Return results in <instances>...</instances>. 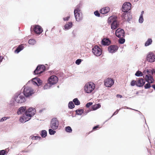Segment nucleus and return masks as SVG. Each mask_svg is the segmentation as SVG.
<instances>
[{
    "label": "nucleus",
    "instance_id": "1",
    "mask_svg": "<svg viewBox=\"0 0 155 155\" xmlns=\"http://www.w3.org/2000/svg\"><path fill=\"white\" fill-rule=\"evenodd\" d=\"M21 91H18L15 93L10 101L9 104L11 106H14L15 103L21 104L26 101V99L25 96L22 94Z\"/></svg>",
    "mask_w": 155,
    "mask_h": 155
},
{
    "label": "nucleus",
    "instance_id": "57",
    "mask_svg": "<svg viewBox=\"0 0 155 155\" xmlns=\"http://www.w3.org/2000/svg\"><path fill=\"white\" fill-rule=\"evenodd\" d=\"M116 97L118 98H120L122 97V95L119 94H117L116 95Z\"/></svg>",
    "mask_w": 155,
    "mask_h": 155
},
{
    "label": "nucleus",
    "instance_id": "45",
    "mask_svg": "<svg viewBox=\"0 0 155 155\" xmlns=\"http://www.w3.org/2000/svg\"><path fill=\"white\" fill-rule=\"evenodd\" d=\"M83 60L81 59H78L76 60L75 63L77 65H79L81 64V62Z\"/></svg>",
    "mask_w": 155,
    "mask_h": 155
},
{
    "label": "nucleus",
    "instance_id": "47",
    "mask_svg": "<svg viewBox=\"0 0 155 155\" xmlns=\"http://www.w3.org/2000/svg\"><path fill=\"white\" fill-rule=\"evenodd\" d=\"M94 14L96 16L100 17V14L99 12L96 10L94 12Z\"/></svg>",
    "mask_w": 155,
    "mask_h": 155
},
{
    "label": "nucleus",
    "instance_id": "29",
    "mask_svg": "<svg viewBox=\"0 0 155 155\" xmlns=\"http://www.w3.org/2000/svg\"><path fill=\"white\" fill-rule=\"evenodd\" d=\"M76 115H81L84 112V110L83 109H78L75 110Z\"/></svg>",
    "mask_w": 155,
    "mask_h": 155
},
{
    "label": "nucleus",
    "instance_id": "14",
    "mask_svg": "<svg viewBox=\"0 0 155 155\" xmlns=\"http://www.w3.org/2000/svg\"><path fill=\"white\" fill-rule=\"evenodd\" d=\"M147 60L150 62H153L155 61V55L152 52H150L147 54Z\"/></svg>",
    "mask_w": 155,
    "mask_h": 155
},
{
    "label": "nucleus",
    "instance_id": "51",
    "mask_svg": "<svg viewBox=\"0 0 155 155\" xmlns=\"http://www.w3.org/2000/svg\"><path fill=\"white\" fill-rule=\"evenodd\" d=\"M30 138H31L33 140H36L38 139V136H35L32 137L31 136L30 137Z\"/></svg>",
    "mask_w": 155,
    "mask_h": 155
},
{
    "label": "nucleus",
    "instance_id": "63",
    "mask_svg": "<svg viewBox=\"0 0 155 155\" xmlns=\"http://www.w3.org/2000/svg\"><path fill=\"white\" fill-rule=\"evenodd\" d=\"M41 137L39 136H38V139L39 140H41V139L42 138Z\"/></svg>",
    "mask_w": 155,
    "mask_h": 155
},
{
    "label": "nucleus",
    "instance_id": "32",
    "mask_svg": "<svg viewBox=\"0 0 155 155\" xmlns=\"http://www.w3.org/2000/svg\"><path fill=\"white\" fill-rule=\"evenodd\" d=\"M72 101L74 103V104L78 106L80 104V102L77 98L74 99Z\"/></svg>",
    "mask_w": 155,
    "mask_h": 155
},
{
    "label": "nucleus",
    "instance_id": "4",
    "mask_svg": "<svg viewBox=\"0 0 155 155\" xmlns=\"http://www.w3.org/2000/svg\"><path fill=\"white\" fill-rule=\"evenodd\" d=\"M31 33L34 34L40 35L43 31V28L38 25H35L31 26L30 28Z\"/></svg>",
    "mask_w": 155,
    "mask_h": 155
},
{
    "label": "nucleus",
    "instance_id": "54",
    "mask_svg": "<svg viewBox=\"0 0 155 155\" xmlns=\"http://www.w3.org/2000/svg\"><path fill=\"white\" fill-rule=\"evenodd\" d=\"M70 18V16H68L66 17L63 18V19L64 21H68Z\"/></svg>",
    "mask_w": 155,
    "mask_h": 155
},
{
    "label": "nucleus",
    "instance_id": "15",
    "mask_svg": "<svg viewBox=\"0 0 155 155\" xmlns=\"http://www.w3.org/2000/svg\"><path fill=\"white\" fill-rule=\"evenodd\" d=\"M118 48L119 47L116 45H111L108 47L107 49L109 53H114L118 50Z\"/></svg>",
    "mask_w": 155,
    "mask_h": 155
},
{
    "label": "nucleus",
    "instance_id": "58",
    "mask_svg": "<svg viewBox=\"0 0 155 155\" xmlns=\"http://www.w3.org/2000/svg\"><path fill=\"white\" fill-rule=\"evenodd\" d=\"M3 57L2 56H0V63L2 61Z\"/></svg>",
    "mask_w": 155,
    "mask_h": 155
},
{
    "label": "nucleus",
    "instance_id": "6",
    "mask_svg": "<svg viewBox=\"0 0 155 155\" xmlns=\"http://www.w3.org/2000/svg\"><path fill=\"white\" fill-rule=\"evenodd\" d=\"M131 4L130 3L128 2H124L122 6V11L123 12V17L126 16V13H130L129 11L131 9Z\"/></svg>",
    "mask_w": 155,
    "mask_h": 155
},
{
    "label": "nucleus",
    "instance_id": "49",
    "mask_svg": "<svg viewBox=\"0 0 155 155\" xmlns=\"http://www.w3.org/2000/svg\"><path fill=\"white\" fill-rule=\"evenodd\" d=\"M93 104V102H91L87 103L85 105V107L87 108H89L91 106H92Z\"/></svg>",
    "mask_w": 155,
    "mask_h": 155
},
{
    "label": "nucleus",
    "instance_id": "62",
    "mask_svg": "<svg viewBox=\"0 0 155 155\" xmlns=\"http://www.w3.org/2000/svg\"><path fill=\"white\" fill-rule=\"evenodd\" d=\"M152 87L154 89L155 91V84H153L152 85Z\"/></svg>",
    "mask_w": 155,
    "mask_h": 155
},
{
    "label": "nucleus",
    "instance_id": "33",
    "mask_svg": "<svg viewBox=\"0 0 155 155\" xmlns=\"http://www.w3.org/2000/svg\"><path fill=\"white\" fill-rule=\"evenodd\" d=\"M65 130L66 132L68 133H71L72 131V129L70 126L66 127L65 128Z\"/></svg>",
    "mask_w": 155,
    "mask_h": 155
},
{
    "label": "nucleus",
    "instance_id": "64",
    "mask_svg": "<svg viewBox=\"0 0 155 155\" xmlns=\"http://www.w3.org/2000/svg\"><path fill=\"white\" fill-rule=\"evenodd\" d=\"M139 91V93H143V90Z\"/></svg>",
    "mask_w": 155,
    "mask_h": 155
},
{
    "label": "nucleus",
    "instance_id": "22",
    "mask_svg": "<svg viewBox=\"0 0 155 155\" xmlns=\"http://www.w3.org/2000/svg\"><path fill=\"white\" fill-rule=\"evenodd\" d=\"M111 43L110 40L108 38H104L101 41V44L104 46H108Z\"/></svg>",
    "mask_w": 155,
    "mask_h": 155
},
{
    "label": "nucleus",
    "instance_id": "20",
    "mask_svg": "<svg viewBox=\"0 0 155 155\" xmlns=\"http://www.w3.org/2000/svg\"><path fill=\"white\" fill-rule=\"evenodd\" d=\"M36 111L34 108L30 107L28 109H27V111L26 114H29L31 115H32V117L35 114Z\"/></svg>",
    "mask_w": 155,
    "mask_h": 155
},
{
    "label": "nucleus",
    "instance_id": "34",
    "mask_svg": "<svg viewBox=\"0 0 155 155\" xmlns=\"http://www.w3.org/2000/svg\"><path fill=\"white\" fill-rule=\"evenodd\" d=\"M135 75L137 77H142L143 76V74L141 71L138 70L136 72Z\"/></svg>",
    "mask_w": 155,
    "mask_h": 155
},
{
    "label": "nucleus",
    "instance_id": "38",
    "mask_svg": "<svg viewBox=\"0 0 155 155\" xmlns=\"http://www.w3.org/2000/svg\"><path fill=\"white\" fill-rule=\"evenodd\" d=\"M126 15H127V21L128 22H129V21H131V19H132V16L131 15V13H126Z\"/></svg>",
    "mask_w": 155,
    "mask_h": 155
},
{
    "label": "nucleus",
    "instance_id": "59",
    "mask_svg": "<svg viewBox=\"0 0 155 155\" xmlns=\"http://www.w3.org/2000/svg\"><path fill=\"white\" fill-rule=\"evenodd\" d=\"M45 109L43 108V109H41L40 110H39V112L40 113H41Z\"/></svg>",
    "mask_w": 155,
    "mask_h": 155
},
{
    "label": "nucleus",
    "instance_id": "50",
    "mask_svg": "<svg viewBox=\"0 0 155 155\" xmlns=\"http://www.w3.org/2000/svg\"><path fill=\"white\" fill-rule=\"evenodd\" d=\"M91 111V110L90 109H89L87 110H85V111H84V112L83 113V115H86L89 112Z\"/></svg>",
    "mask_w": 155,
    "mask_h": 155
},
{
    "label": "nucleus",
    "instance_id": "3",
    "mask_svg": "<svg viewBox=\"0 0 155 155\" xmlns=\"http://www.w3.org/2000/svg\"><path fill=\"white\" fill-rule=\"evenodd\" d=\"M111 23V28L112 30L116 29L119 26V22L116 16H111L110 19H108V23Z\"/></svg>",
    "mask_w": 155,
    "mask_h": 155
},
{
    "label": "nucleus",
    "instance_id": "17",
    "mask_svg": "<svg viewBox=\"0 0 155 155\" xmlns=\"http://www.w3.org/2000/svg\"><path fill=\"white\" fill-rule=\"evenodd\" d=\"M114 84V80L111 78H107L104 81V84L107 87H111Z\"/></svg>",
    "mask_w": 155,
    "mask_h": 155
},
{
    "label": "nucleus",
    "instance_id": "21",
    "mask_svg": "<svg viewBox=\"0 0 155 155\" xmlns=\"http://www.w3.org/2000/svg\"><path fill=\"white\" fill-rule=\"evenodd\" d=\"M145 82H150L151 83H153L154 81V78L150 74H146L145 76Z\"/></svg>",
    "mask_w": 155,
    "mask_h": 155
},
{
    "label": "nucleus",
    "instance_id": "16",
    "mask_svg": "<svg viewBox=\"0 0 155 155\" xmlns=\"http://www.w3.org/2000/svg\"><path fill=\"white\" fill-rule=\"evenodd\" d=\"M32 81L33 82V84L39 86L42 84V81L39 78L36 77L32 78Z\"/></svg>",
    "mask_w": 155,
    "mask_h": 155
},
{
    "label": "nucleus",
    "instance_id": "39",
    "mask_svg": "<svg viewBox=\"0 0 155 155\" xmlns=\"http://www.w3.org/2000/svg\"><path fill=\"white\" fill-rule=\"evenodd\" d=\"M55 130H53L52 128L49 129L48 130V132L50 135H54L56 133Z\"/></svg>",
    "mask_w": 155,
    "mask_h": 155
},
{
    "label": "nucleus",
    "instance_id": "43",
    "mask_svg": "<svg viewBox=\"0 0 155 155\" xmlns=\"http://www.w3.org/2000/svg\"><path fill=\"white\" fill-rule=\"evenodd\" d=\"M119 111V110H118V109L116 110L112 114V115L111 116L110 118H109L107 120L105 121V122L107 121L108 120L110 119L111 118V117H112L113 116L117 114Z\"/></svg>",
    "mask_w": 155,
    "mask_h": 155
},
{
    "label": "nucleus",
    "instance_id": "10",
    "mask_svg": "<svg viewBox=\"0 0 155 155\" xmlns=\"http://www.w3.org/2000/svg\"><path fill=\"white\" fill-rule=\"evenodd\" d=\"M59 121L56 118H52L50 121V127L53 130H56L59 126Z\"/></svg>",
    "mask_w": 155,
    "mask_h": 155
},
{
    "label": "nucleus",
    "instance_id": "19",
    "mask_svg": "<svg viewBox=\"0 0 155 155\" xmlns=\"http://www.w3.org/2000/svg\"><path fill=\"white\" fill-rule=\"evenodd\" d=\"M26 111V107L23 106L20 107L18 109L17 111V113L18 115L23 114H25Z\"/></svg>",
    "mask_w": 155,
    "mask_h": 155
},
{
    "label": "nucleus",
    "instance_id": "24",
    "mask_svg": "<svg viewBox=\"0 0 155 155\" xmlns=\"http://www.w3.org/2000/svg\"><path fill=\"white\" fill-rule=\"evenodd\" d=\"M110 10V8L108 7H106L100 9V12L101 14H105L108 13Z\"/></svg>",
    "mask_w": 155,
    "mask_h": 155
},
{
    "label": "nucleus",
    "instance_id": "30",
    "mask_svg": "<svg viewBox=\"0 0 155 155\" xmlns=\"http://www.w3.org/2000/svg\"><path fill=\"white\" fill-rule=\"evenodd\" d=\"M153 42L151 38H148L144 43V46L145 47L149 46L151 45Z\"/></svg>",
    "mask_w": 155,
    "mask_h": 155
},
{
    "label": "nucleus",
    "instance_id": "8",
    "mask_svg": "<svg viewBox=\"0 0 155 155\" xmlns=\"http://www.w3.org/2000/svg\"><path fill=\"white\" fill-rule=\"evenodd\" d=\"M95 88V84L92 82H88L85 84L84 86L85 92L89 94Z\"/></svg>",
    "mask_w": 155,
    "mask_h": 155
},
{
    "label": "nucleus",
    "instance_id": "56",
    "mask_svg": "<svg viewBox=\"0 0 155 155\" xmlns=\"http://www.w3.org/2000/svg\"><path fill=\"white\" fill-rule=\"evenodd\" d=\"M30 83H32L33 84V82L32 81V79L31 80L28 81V82L26 84L28 85Z\"/></svg>",
    "mask_w": 155,
    "mask_h": 155
},
{
    "label": "nucleus",
    "instance_id": "46",
    "mask_svg": "<svg viewBox=\"0 0 155 155\" xmlns=\"http://www.w3.org/2000/svg\"><path fill=\"white\" fill-rule=\"evenodd\" d=\"M144 21L143 16H140L139 19L138 21L140 23H142Z\"/></svg>",
    "mask_w": 155,
    "mask_h": 155
},
{
    "label": "nucleus",
    "instance_id": "41",
    "mask_svg": "<svg viewBox=\"0 0 155 155\" xmlns=\"http://www.w3.org/2000/svg\"><path fill=\"white\" fill-rule=\"evenodd\" d=\"M124 38H122L121 37L120 38H119V39L118 41V42L120 44H123L124 43L125 40Z\"/></svg>",
    "mask_w": 155,
    "mask_h": 155
},
{
    "label": "nucleus",
    "instance_id": "23",
    "mask_svg": "<svg viewBox=\"0 0 155 155\" xmlns=\"http://www.w3.org/2000/svg\"><path fill=\"white\" fill-rule=\"evenodd\" d=\"M24 44H21L18 45V47L16 48L14 51L15 53L16 54H18L24 48Z\"/></svg>",
    "mask_w": 155,
    "mask_h": 155
},
{
    "label": "nucleus",
    "instance_id": "13",
    "mask_svg": "<svg viewBox=\"0 0 155 155\" xmlns=\"http://www.w3.org/2000/svg\"><path fill=\"white\" fill-rule=\"evenodd\" d=\"M92 52L94 55L97 56H100L102 53L101 49L97 45L94 46L92 48Z\"/></svg>",
    "mask_w": 155,
    "mask_h": 155
},
{
    "label": "nucleus",
    "instance_id": "42",
    "mask_svg": "<svg viewBox=\"0 0 155 155\" xmlns=\"http://www.w3.org/2000/svg\"><path fill=\"white\" fill-rule=\"evenodd\" d=\"M99 128V126L98 125H97L95 126H94L92 130L91 131L89 132V134L92 132L94 131H95L97 130Z\"/></svg>",
    "mask_w": 155,
    "mask_h": 155
},
{
    "label": "nucleus",
    "instance_id": "61",
    "mask_svg": "<svg viewBox=\"0 0 155 155\" xmlns=\"http://www.w3.org/2000/svg\"><path fill=\"white\" fill-rule=\"evenodd\" d=\"M127 109H130V110H133V109H132L131 108H130V107H125Z\"/></svg>",
    "mask_w": 155,
    "mask_h": 155
},
{
    "label": "nucleus",
    "instance_id": "12",
    "mask_svg": "<svg viewBox=\"0 0 155 155\" xmlns=\"http://www.w3.org/2000/svg\"><path fill=\"white\" fill-rule=\"evenodd\" d=\"M32 117V115L29 114H23L20 118L19 121L21 123H25L30 120Z\"/></svg>",
    "mask_w": 155,
    "mask_h": 155
},
{
    "label": "nucleus",
    "instance_id": "55",
    "mask_svg": "<svg viewBox=\"0 0 155 155\" xmlns=\"http://www.w3.org/2000/svg\"><path fill=\"white\" fill-rule=\"evenodd\" d=\"M140 116L141 118V119H142V118H143H143H144V120H145V123H146V125H147V123H146V119H145V117H144V116L143 115V114H142V115H141V116Z\"/></svg>",
    "mask_w": 155,
    "mask_h": 155
},
{
    "label": "nucleus",
    "instance_id": "36",
    "mask_svg": "<svg viewBox=\"0 0 155 155\" xmlns=\"http://www.w3.org/2000/svg\"><path fill=\"white\" fill-rule=\"evenodd\" d=\"M7 149L0 150V155H5L7 154L8 151H7Z\"/></svg>",
    "mask_w": 155,
    "mask_h": 155
},
{
    "label": "nucleus",
    "instance_id": "9",
    "mask_svg": "<svg viewBox=\"0 0 155 155\" xmlns=\"http://www.w3.org/2000/svg\"><path fill=\"white\" fill-rule=\"evenodd\" d=\"M61 74L62 75L63 73H61L59 74H56V75H56H53L50 77L48 80V84H50L51 85H52L57 83L58 80V76H60V77H61Z\"/></svg>",
    "mask_w": 155,
    "mask_h": 155
},
{
    "label": "nucleus",
    "instance_id": "2",
    "mask_svg": "<svg viewBox=\"0 0 155 155\" xmlns=\"http://www.w3.org/2000/svg\"><path fill=\"white\" fill-rule=\"evenodd\" d=\"M145 82L144 79L142 78H139L136 80H132L130 84L132 86L136 85L138 87H142L144 85Z\"/></svg>",
    "mask_w": 155,
    "mask_h": 155
},
{
    "label": "nucleus",
    "instance_id": "18",
    "mask_svg": "<svg viewBox=\"0 0 155 155\" xmlns=\"http://www.w3.org/2000/svg\"><path fill=\"white\" fill-rule=\"evenodd\" d=\"M74 15L76 21H77L79 22L82 20V14L81 12H74Z\"/></svg>",
    "mask_w": 155,
    "mask_h": 155
},
{
    "label": "nucleus",
    "instance_id": "25",
    "mask_svg": "<svg viewBox=\"0 0 155 155\" xmlns=\"http://www.w3.org/2000/svg\"><path fill=\"white\" fill-rule=\"evenodd\" d=\"M73 26L72 22H68V24H65L64 26L63 29L65 30H68L70 29Z\"/></svg>",
    "mask_w": 155,
    "mask_h": 155
},
{
    "label": "nucleus",
    "instance_id": "48",
    "mask_svg": "<svg viewBox=\"0 0 155 155\" xmlns=\"http://www.w3.org/2000/svg\"><path fill=\"white\" fill-rule=\"evenodd\" d=\"M10 118L9 117H2L0 120L1 122H3L6 120L9 119Z\"/></svg>",
    "mask_w": 155,
    "mask_h": 155
},
{
    "label": "nucleus",
    "instance_id": "35",
    "mask_svg": "<svg viewBox=\"0 0 155 155\" xmlns=\"http://www.w3.org/2000/svg\"><path fill=\"white\" fill-rule=\"evenodd\" d=\"M151 83H150V82H147L146 84H145L144 85V87L145 89H148L150 87H152V85H151Z\"/></svg>",
    "mask_w": 155,
    "mask_h": 155
},
{
    "label": "nucleus",
    "instance_id": "5",
    "mask_svg": "<svg viewBox=\"0 0 155 155\" xmlns=\"http://www.w3.org/2000/svg\"><path fill=\"white\" fill-rule=\"evenodd\" d=\"M22 89H23L21 93L27 98L30 97L35 93L34 90L30 87H25L24 86Z\"/></svg>",
    "mask_w": 155,
    "mask_h": 155
},
{
    "label": "nucleus",
    "instance_id": "11",
    "mask_svg": "<svg viewBox=\"0 0 155 155\" xmlns=\"http://www.w3.org/2000/svg\"><path fill=\"white\" fill-rule=\"evenodd\" d=\"M125 33L123 29L119 28L116 29L115 32L116 36L119 38H125Z\"/></svg>",
    "mask_w": 155,
    "mask_h": 155
},
{
    "label": "nucleus",
    "instance_id": "31",
    "mask_svg": "<svg viewBox=\"0 0 155 155\" xmlns=\"http://www.w3.org/2000/svg\"><path fill=\"white\" fill-rule=\"evenodd\" d=\"M73 101H70L68 104V108L69 109H73L75 107V105Z\"/></svg>",
    "mask_w": 155,
    "mask_h": 155
},
{
    "label": "nucleus",
    "instance_id": "37",
    "mask_svg": "<svg viewBox=\"0 0 155 155\" xmlns=\"http://www.w3.org/2000/svg\"><path fill=\"white\" fill-rule=\"evenodd\" d=\"M36 43V41L33 39H30L28 41L29 44L34 45Z\"/></svg>",
    "mask_w": 155,
    "mask_h": 155
},
{
    "label": "nucleus",
    "instance_id": "26",
    "mask_svg": "<svg viewBox=\"0 0 155 155\" xmlns=\"http://www.w3.org/2000/svg\"><path fill=\"white\" fill-rule=\"evenodd\" d=\"M143 73L144 74H147L152 75V69L145 68L143 71Z\"/></svg>",
    "mask_w": 155,
    "mask_h": 155
},
{
    "label": "nucleus",
    "instance_id": "60",
    "mask_svg": "<svg viewBox=\"0 0 155 155\" xmlns=\"http://www.w3.org/2000/svg\"><path fill=\"white\" fill-rule=\"evenodd\" d=\"M144 11H142L141 12V14L140 16H143V14H144Z\"/></svg>",
    "mask_w": 155,
    "mask_h": 155
},
{
    "label": "nucleus",
    "instance_id": "27",
    "mask_svg": "<svg viewBox=\"0 0 155 155\" xmlns=\"http://www.w3.org/2000/svg\"><path fill=\"white\" fill-rule=\"evenodd\" d=\"M40 134L42 138H45L47 136V131L45 130H42L40 131Z\"/></svg>",
    "mask_w": 155,
    "mask_h": 155
},
{
    "label": "nucleus",
    "instance_id": "53",
    "mask_svg": "<svg viewBox=\"0 0 155 155\" xmlns=\"http://www.w3.org/2000/svg\"><path fill=\"white\" fill-rule=\"evenodd\" d=\"M96 107V110L101 107V104L100 103H98L95 104Z\"/></svg>",
    "mask_w": 155,
    "mask_h": 155
},
{
    "label": "nucleus",
    "instance_id": "40",
    "mask_svg": "<svg viewBox=\"0 0 155 155\" xmlns=\"http://www.w3.org/2000/svg\"><path fill=\"white\" fill-rule=\"evenodd\" d=\"M52 86V85H51V84H48V81L47 83L44 86V87H43V88L44 90L49 89Z\"/></svg>",
    "mask_w": 155,
    "mask_h": 155
},
{
    "label": "nucleus",
    "instance_id": "52",
    "mask_svg": "<svg viewBox=\"0 0 155 155\" xmlns=\"http://www.w3.org/2000/svg\"><path fill=\"white\" fill-rule=\"evenodd\" d=\"M91 111L95 110H96V107L95 104L92 105V106L91 107Z\"/></svg>",
    "mask_w": 155,
    "mask_h": 155
},
{
    "label": "nucleus",
    "instance_id": "44",
    "mask_svg": "<svg viewBox=\"0 0 155 155\" xmlns=\"http://www.w3.org/2000/svg\"><path fill=\"white\" fill-rule=\"evenodd\" d=\"M77 30L76 29H74L72 32V37L75 38L77 35Z\"/></svg>",
    "mask_w": 155,
    "mask_h": 155
},
{
    "label": "nucleus",
    "instance_id": "28",
    "mask_svg": "<svg viewBox=\"0 0 155 155\" xmlns=\"http://www.w3.org/2000/svg\"><path fill=\"white\" fill-rule=\"evenodd\" d=\"M82 6V5L81 3H79L77 5L74 10V12H81V8Z\"/></svg>",
    "mask_w": 155,
    "mask_h": 155
},
{
    "label": "nucleus",
    "instance_id": "7",
    "mask_svg": "<svg viewBox=\"0 0 155 155\" xmlns=\"http://www.w3.org/2000/svg\"><path fill=\"white\" fill-rule=\"evenodd\" d=\"M46 71L45 66L43 64H38L35 70L33 71V74L34 75H40Z\"/></svg>",
    "mask_w": 155,
    "mask_h": 155
}]
</instances>
